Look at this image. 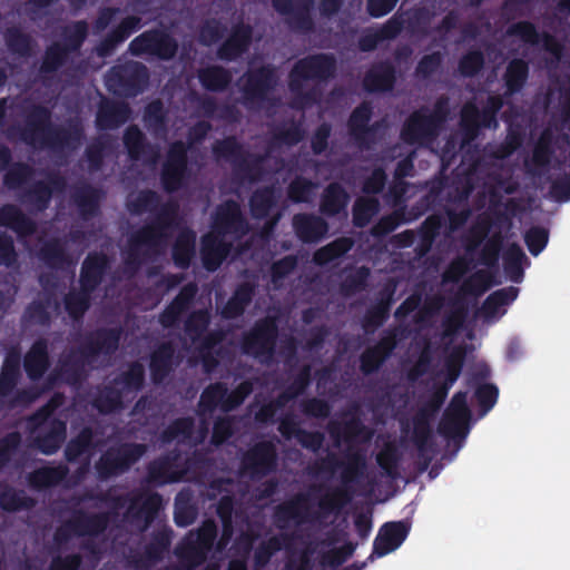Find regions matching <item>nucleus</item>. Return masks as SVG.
I'll list each match as a JSON object with an SVG mask.
<instances>
[{
  "label": "nucleus",
  "instance_id": "obj_1",
  "mask_svg": "<svg viewBox=\"0 0 570 570\" xmlns=\"http://www.w3.org/2000/svg\"><path fill=\"white\" fill-rule=\"evenodd\" d=\"M328 433L335 445L341 441L347 444L344 452V461L341 468V484L332 489L318 501L320 514L328 517L338 514L355 495V485L360 484L367 470V456L365 450L354 448V443H367L373 438V431L360 419L353 417L343 423L332 421L328 423Z\"/></svg>",
  "mask_w": 570,
  "mask_h": 570
},
{
  "label": "nucleus",
  "instance_id": "obj_2",
  "mask_svg": "<svg viewBox=\"0 0 570 570\" xmlns=\"http://www.w3.org/2000/svg\"><path fill=\"white\" fill-rule=\"evenodd\" d=\"M51 110L40 104L26 109L24 126L20 129V138L28 145L40 144L52 150H75L85 138L80 122L68 127L55 126L51 122Z\"/></svg>",
  "mask_w": 570,
  "mask_h": 570
},
{
  "label": "nucleus",
  "instance_id": "obj_3",
  "mask_svg": "<svg viewBox=\"0 0 570 570\" xmlns=\"http://www.w3.org/2000/svg\"><path fill=\"white\" fill-rule=\"evenodd\" d=\"M147 452V445L122 442L109 445L95 462L99 481H108L127 473Z\"/></svg>",
  "mask_w": 570,
  "mask_h": 570
},
{
  "label": "nucleus",
  "instance_id": "obj_4",
  "mask_svg": "<svg viewBox=\"0 0 570 570\" xmlns=\"http://www.w3.org/2000/svg\"><path fill=\"white\" fill-rule=\"evenodd\" d=\"M278 334L275 318L269 316L259 318L242 334L240 351L244 355L268 364L275 356Z\"/></svg>",
  "mask_w": 570,
  "mask_h": 570
},
{
  "label": "nucleus",
  "instance_id": "obj_5",
  "mask_svg": "<svg viewBox=\"0 0 570 570\" xmlns=\"http://www.w3.org/2000/svg\"><path fill=\"white\" fill-rule=\"evenodd\" d=\"M218 533L214 520L207 519L196 531H190L176 548L175 553L188 570L202 566L212 551Z\"/></svg>",
  "mask_w": 570,
  "mask_h": 570
},
{
  "label": "nucleus",
  "instance_id": "obj_6",
  "mask_svg": "<svg viewBox=\"0 0 570 570\" xmlns=\"http://www.w3.org/2000/svg\"><path fill=\"white\" fill-rule=\"evenodd\" d=\"M490 229L491 223L488 220H480L471 226L463 238V248L465 254L470 256L481 247L478 263L489 268H497L504 238L500 232L489 236Z\"/></svg>",
  "mask_w": 570,
  "mask_h": 570
},
{
  "label": "nucleus",
  "instance_id": "obj_7",
  "mask_svg": "<svg viewBox=\"0 0 570 570\" xmlns=\"http://www.w3.org/2000/svg\"><path fill=\"white\" fill-rule=\"evenodd\" d=\"M188 150L189 146L183 140H175L169 145L159 174L165 193L175 194L187 186L190 178Z\"/></svg>",
  "mask_w": 570,
  "mask_h": 570
},
{
  "label": "nucleus",
  "instance_id": "obj_8",
  "mask_svg": "<svg viewBox=\"0 0 570 570\" xmlns=\"http://www.w3.org/2000/svg\"><path fill=\"white\" fill-rule=\"evenodd\" d=\"M278 452L271 440H262L250 445L240 456L239 474L253 481H261L277 471Z\"/></svg>",
  "mask_w": 570,
  "mask_h": 570
},
{
  "label": "nucleus",
  "instance_id": "obj_9",
  "mask_svg": "<svg viewBox=\"0 0 570 570\" xmlns=\"http://www.w3.org/2000/svg\"><path fill=\"white\" fill-rule=\"evenodd\" d=\"M336 71V60L331 53H313L298 59L288 75V88L291 91H299L305 82L326 81Z\"/></svg>",
  "mask_w": 570,
  "mask_h": 570
},
{
  "label": "nucleus",
  "instance_id": "obj_10",
  "mask_svg": "<svg viewBox=\"0 0 570 570\" xmlns=\"http://www.w3.org/2000/svg\"><path fill=\"white\" fill-rule=\"evenodd\" d=\"M149 80L147 67L138 61L114 66L107 73L106 83L117 96L132 98L141 94Z\"/></svg>",
  "mask_w": 570,
  "mask_h": 570
},
{
  "label": "nucleus",
  "instance_id": "obj_11",
  "mask_svg": "<svg viewBox=\"0 0 570 570\" xmlns=\"http://www.w3.org/2000/svg\"><path fill=\"white\" fill-rule=\"evenodd\" d=\"M471 411L468 405L466 392H456L439 423V433L449 440H464L469 433Z\"/></svg>",
  "mask_w": 570,
  "mask_h": 570
},
{
  "label": "nucleus",
  "instance_id": "obj_12",
  "mask_svg": "<svg viewBox=\"0 0 570 570\" xmlns=\"http://www.w3.org/2000/svg\"><path fill=\"white\" fill-rule=\"evenodd\" d=\"M132 56H154L160 60H171L178 51L177 40L161 29L144 31L129 43Z\"/></svg>",
  "mask_w": 570,
  "mask_h": 570
},
{
  "label": "nucleus",
  "instance_id": "obj_13",
  "mask_svg": "<svg viewBox=\"0 0 570 570\" xmlns=\"http://www.w3.org/2000/svg\"><path fill=\"white\" fill-rule=\"evenodd\" d=\"M277 83L275 69L269 66H261L249 69L244 75L242 87L243 105L250 109L267 99L268 94Z\"/></svg>",
  "mask_w": 570,
  "mask_h": 570
},
{
  "label": "nucleus",
  "instance_id": "obj_14",
  "mask_svg": "<svg viewBox=\"0 0 570 570\" xmlns=\"http://www.w3.org/2000/svg\"><path fill=\"white\" fill-rule=\"evenodd\" d=\"M440 132V127L428 115V108L421 107L405 119L400 137L407 145H425L434 141Z\"/></svg>",
  "mask_w": 570,
  "mask_h": 570
},
{
  "label": "nucleus",
  "instance_id": "obj_15",
  "mask_svg": "<svg viewBox=\"0 0 570 570\" xmlns=\"http://www.w3.org/2000/svg\"><path fill=\"white\" fill-rule=\"evenodd\" d=\"M180 456L181 451L175 448L150 461L147 465L148 483L163 487L184 480Z\"/></svg>",
  "mask_w": 570,
  "mask_h": 570
},
{
  "label": "nucleus",
  "instance_id": "obj_16",
  "mask_svg": "<svg viewBox=\"0 0 570 570\" xmlns=\"http://www.w3.org/2000/svg\"><path fill=\"white\" fill-rule=\"evenodd\" d=\"M121 327H100L87 333L79 345L80 354L89 356L92 361L99 355L110 356L119 347Z\"/></svg>",
  "mask_w": 570,
  "mask_h": 570
},
{
  "label": "nucleus",
  "instance_id": "obj_17",
  "mask_svg": "<svg viewBox=\"0 0 570 570\" xmlns=\"http://www.w3.org/2000/svg\"><path fill=\"white\" fill-rule=\"evenodd\" d=\"M213 232L220 235H233L237 238L248 233V224L237 202L228 199L218 205L213 218Z\"/></svg>",
  "mask_w": 570,
  "mask_h": 570
},
{
  "label": "nucleus",
  "instance_id": "obj_18",
  "mask_svg": "<svg viewBox=\"0 0 570 570\" xmlns=\"http://www.w3.org/2000/svg\"><path fill=\"white\" fill-rule=\"evenodd\" d=\"M173 539V530L163 528L151 534L150 541L144 547L142 552H136L130 556L129 562L136 570H149L164 559L168 552Z\"/></svg>",
  "mask_w": 570,
  "mask_h": 570
},
{
  "label": "nucleus",
  "instance_id": "obj_19",
  "mask_svg": "<svg viewBox=\"0 0 570 570\" xmlns=\"http://www.w3.org/2000/svg\"><path fill=\"white\" fill-rule=\"evenodd\" d=\"M179 205L176 200L169 199L160 203L153 220L141 226L139 229L145 236L151 237L163 248L166 246L169 230H171L178 219Z\"/></svg>",
  "mask_w": 570,
  "mask_h": 570
},
{
  "label": "nucleus",
  "instance_id": "obj_20",
  "mask_svg": "<svg viewBox=\"0 0 570 570\" xmlns=\"http://www.w3.org/2000/svg\"><path fill=\"white\" fill-rule=\"evenodd\" d=\"M127 245L124 263L126 271L131 275L136 274L146 261L158 256L164 249L151 237L145 236L140 229L129 236Z\"/></svg>",
  "mask_w": 570,
  "mask_h": 570
},
{
  "label": "nucleus",
  "instance_id": "obj_21",
  "mask_svg": "<svg viewBox=\"0 0 570 570\" xmlns=\"http://www.w3.org/2000/svg\"><path fill=\"white\" fill-rule=\"evenodd\" d=\"M397 346V330L384 331L376 344L365 348L360 356V370L364 375L376 373Z\"/></svg>",
  "mask_w": 570,
  "mask_h": 570
},
{
  "label": "nucleus",
  "instance_id": "obj_22",
  "mask_svg": "<svg viewBox=\"0 0 570 570\" xmlns=\"http://www.w3.org/2000/svg\"><path fill=\"white\" fill-rule=\"evenodd\" d=\"M372 116V106L363 101L354 108L347 120L348 134L361 149H370L375 141L377 124L370 125Z\"/></svg>",
  "mask_w": 570,
  "mask_h": 570
},
{
  "label": "nucleus",
  "instance_id": "obj_23",
  "mask_svg": "<svg viewBox=\"0 0 570 570\" xmlns=\"http://www.w3.org/2000/svg\"><path fill=\"white\" fill-rule=\"evenodd\" d=\"M397 80L395 65L386 59L373 62L365 71L362 86L367 94H385L394 89Z\"/></svg>",
  "mask_w": 570,
  "mask_h": 570
},
{
  "label": "nucleus",
  "instance_id": "obj_24",
  "mask_svg": "<svg viewBox=\"0 0 570 570\" xmlns=\"http://www.w3.org/2000/svg\"><path fill=\"white\" fill-rule=\"evenodd\" d=\"M163 505V497L158 492L135 495L127 508L125 517L131 523L142 522L140 531H146L156 519Z\"/></svg>",
  "mask_w": 570,
  "mask_h": 570
},
{
  "label": "nucleus",
  "instance_id": "obj_25",
  "mask_svg": "<svg viewBox=\"0 0 570 570\" xmlns=\"http://www.w3.org/2000/svg\"><path fill=\"white\" fill-rule=\"evenodd\" d=\"M410 532V524L405 521H390L384 523L373 542V550L370 560L374 557H384L396 550L406 539Z\"/></svg>",
  "mask_w": 570,
  "mask_h": 570
},
{
  "label": "nucleus",
  "instance_id": "obj_26",
  "mask_svg": "<svg viewBox=\"0 0 570 570\" xmlns=\"http://www.w3.org/2000/svg\"><path fill=\"white\" fill-rule=\"evenodd\" d=\"M198 293V287L190 282L184 285L173 301L165 307L159 315V323L165 328L177 327L181 316L193 306Z\"/></svg>",
  "mask_w": 570,
  "mask_h": 570
},
{
  "label": "nucleus",
  "instance_id": "obj_27",
  "mask_svg": "<svg viewBox=\"0 0 570 570\" xmlns=\"http://www.w3.org/2000/svg\"><path fill=\"white\" fill-rule=\"evenodd\" d=\"M252 26L238 22L232 27L229 36L217 49V57L223 61H235L242 57L252 43Z\"/></svg>",
  "mask_w": 570,
  "mask_h": 570
},
{
  "label": "nucleus",
  "instance_id": "obj_28",
  "mask_svg": "<svg viewBox=\"0 0 570 570\" xmlns=\"http://www.w3.org/2000/svg\"><path fill=\"white\" fill-rule=\"evenodd\" d=\"M110 268V258L102 252H90L85 257L80 275L79 285L85 289L95 292L102 283Z\"/></svg>",
  "mask_w": 570,
  "mask_h": 570
},
{
  "label": "nucleus",
  "instance_id": "obj_29",
  "mask_svg": "<svg viewBox=\"0 0 570 570\" xmlns=\"http://www.w3.org/2000/svg\"><path fill=\"white\" fill-rule=\"evenodd\" d=\"M224 237L213 230L202 237L200 257L208 272L218 269L232 250V244Z\"/></svg>",
  "mask_w": 570,
  "mask_h": 570
},
{
  "label": "nucleus",
  "instance_id": "obj_30",
  "mask_svg": "<svg viewBox=\"0 0 570 570\" xmlns=\"http://www.w3.org/2000/svg\"><path fill=\"white\" fill-rule=\"evenodd\" d=\"M296 237L304 244L321 242L328 232L327 222L315 214L298 213L292 219Z\"/></svg>",
  "mask_w": 570,
  "mask_h": 570
},
{
  "label": "nucleus",
  "instance_id": "obj_31",
  "mask_svg": "<svg viewBox=\"0 0 570 570\" xmlns=\"http://www.w3.org/2000/svg\"><path fill=\"white\" fill-rule=\"evenodd\" d=\"M130 115L127 102L102 98L96 114V126L100 130L117 129L127 122Z\"/></svg>",
  "mask_w": 570,
  "mask_h": 570
},
{
  "label": "nucleus",
  "instance_id": "obj_32",
  "mask_svg": "<svg viewBox=\"0 0 570 570\" xmlns=\"http://www.w3.org/2000/svg\"><path fill=\"white\" fill-rule=\"evenodd\" d=\"M48 341L37 338L23 356V370L30 381H39L50 368Z\"/></svg>",
  "mask_w": 570,
  "mask_h": 570
},
{
  "label": "nucleus",
  "instance_id": "obj_33",
  "mask_svg": "<svg viewBox=\"0 0 570 570\" xmlns=\"http://www.w3.org/2000/svg\"><path fill=\"white\" fill-rule=\"evenodd\" d=\"M122 142L129 159L132 161L147 160L154 163L158 157L155 146L148 141L146 135L137 125H130L126 128Z\"/></svg>",
  "mask_w": 570,
  "mask_h": 570
},
{
  "label": "nucleus",
  "instance_id": "obj_34",
  "mask_svg": "<svg viewBox=\"0 0 570 570\" xmlns=\"http://www.w3.org/2000/svg\"><path fill=\"white\" fill-rule=\"evenodd\" d=\"M33 435L32 448L45 455H52L60 450L67 439V423L61 419H53L50 426Z\"/></svg>",
  "mask_w": 570,
  "mask_h": 570
},
{
  "label": "nucleus",
  "instance_id": "obj_35",
  "mask_svg": "<svg viewBox=\"0 0 570 570\" xmlns=\"http://www.w3.org/2000/svg\"><path fill=\"white\" fill-rule=\"evenodd\" d=\"M413 442L419 451V456L423 459L421 470L424 471L430 465L432 458L426 455L433 450L432 429L430 425V414L425 409L420 410L413 417Z\"/></svg>",
  "mask_w": 570,
  "mask_h": 570
},
{
  "label": "nucleus",
  "instance_id": "obj_36",
  "mask_svg": "<svg viewBox=\"0 0 570 570\" xmlns=\"http://www.w3.org/2000/svg\"><path fill=\"white\" fill-rule=\"evenodd\" d=\"M175 348L169 342L159 344L151 353L149 360L150 379L158 385L174 371Z\"/></svg>",
  "mask_w": 570,
  "mask_h": 570
},
{
  "label": "nucleus",
  "instance_id": "obj_37",
  "mask_svg": "<svg viewBox=\"0 0 570 570\" xmlns=\"http://www.w3.org/2000/svg\"><path fill=\"white\" fill-rule=\"evenodd\" d=\"M255 284L250 282L239 283L235 287L232 296L220 308L219 315L224 320H236L240 317L245 313L246 308L252 304L255 296Z\"/></svg>",
  "mask_w": 570,
  "mask_h": 570
},
{
  "label": "nucleus",
  "instance_id": "obj_38",
  "mask_svg": "<svg viewBox=\"0 0 570 570\" xmlns=\"http://www.w3.org/2000/svg\"><path fill=\"white\" fill-rule=\"evenodd\" d=\"M122 390L112 381L98 386L92 395L91 405L102 415L118 413L125 409Z\"/></svg>",
  "mask_w": 570,
  "mask_h": 570
},
{
  "label": "nucleus",
  "instance_id": "obj_39",
  "mask_svg": "<svg viewBox=\"0 0 570 570\" xmlns=\"http://www.w3.org/2000/svg\"><path fill=\"white\" fill-rule=\"evenodd\" d=\"M95 431L91 426H83L76 436L71 438L65 448V459L69 463H76L86 455L83 469L89 466V458L96 449Z\"/></svg>",
  "mask_w": 570,
  "mask_h": 570
},
{
  "label": "nucleus",
  "instance_id": "obj_40",
  "mask_svg": "<svg viewBox=\"0 0 570 570\" xmlns=\"http://www.w3.org/2000/svg\"><path fill=\"white\" fill-rule=\"evenodd\" d=\"M0 226L12 229L20 237L31 236L37 230V224L12 204L0 207Z\"/></svg>",
  "mask_w": 570,
  "mask_h": 570
},
{
  "label": "nucleus",
  "instance_id": "obj_41",
  "mask_svg": "<svg viewBox=\"0 0 570 570\" xmlns=\"http://www.w3.org/2000/svg\"><path fill=\"white\" fill-rule=\"evenodd\" d=\"M39 259L50 269L59 271L70 265L71 258L66 243L53 237L42 243L38 250Z\"/></svg>",
  "mask_w": 570,
  "mask_h": 570
},
{
  "label": "nucleus",
  "instance_id": "obj_42",
  "mask_svg": "<svg viewBox=\"0 0 570 570\" xmlns=\"http://www.w3.org/2000/svg\"><path fill=\"white\" fill-rule=\"evenodd\" d=\"M556 154V135L551 125L544 127L535 141L530 163L538 169H547Z\"/></svg>",
  "mask_w": 570,
  "mask_h": 570
},
{
  "label": "nucleus",
  "instance_id": "obj_43",
  "mask_svg": "<svg viewBox=\"0 0 570 570\" xmlns=\"http://www.w3.org/2000/svg\"><path fill=\"white\" fill-rule=\"evenodd\" d=\"M110 522L109 512L88 514L85 511H77L70 519V525L77 528V535H99L104 533Z\"/></svg>",
  "mask_w": 570,
  "mask_h": 570
},
{
  "label": "nucleus",
  "instance_id": "obj_44",
  "mask_svg": "<svg viewBox=\"0 0 570 570\" xmlns=\"http://www.w3.org/2000/svg\"><path fill=\"white\" fill-rule=\"evenodd\" d=\"M348 202L350 196L345 188L340 183H331L321 196L320 212L327 217H334L345 212Z\"/></svg>",
  "mask_w": 570,
  "mask_h": 570
},
{
  "label": "nucleus",
  "instance_id": "obj_45",
  "mask_svg": "<svg viewBox=\"0 0 570 570\" xmlns=\"http://www.w3.org/2000/svg\"><path fill=\"white\" fill-rule=\"evenodd\" d=\"M63 403L65 395L56 392L42 406L29 415L27 417V426L30 434H35L36 432H40L41 430L50 426V422L53 419H58L53 415L55 412L61 407Z\"/></svg>",
  "mask_w": 570,
  "mask_h": 570
},
{
  "label": "nucleus",
  "instance_id": "obj_46",
  "mask_svg": "<svg viewBox=\"0 0 570 570\" xmlns=\"http://www.w3.org/2000/svg\"><path fill=\"white\" fill-rule=\"evenodd\" d=\"M308 495L298 493L291 500L279 504L275 509V518L279 522H288L291 520L296 523H305L309 521Z\"/></svg>",
  "mask_w": 570,
  "mask_h": 570
},
{
  "label": "nucleus",
  "instance_id": "obj_47",
  "mask_svg": "<svg viewBox=\"0 0 570 570\" xmlns=\"http://www.w3.org/2000/svg\"><path fill=\"white\" fill-rule=\"evenodd\" d=\"M196 253V234L193 229L185 228L179 232L173 245L171 257L176 267L189 268Z\"/></svg>",
  "mask_w": 570,
  "mask_h": 570
},
{
  "label": "nucleus",
  "instance_id": "obj_48",
  "mask_svg": "<svg viewBox=\"0 0 570 570\" xmlns=\"http://www.w3.org/2000/svg\"><path fill=\"white\" fill-rule=\"evenodd\" d=\"M529 78V63L522 58H513L507 65L503 73L504 97L509 98L520 92Z\"/></svg>",
  "mask_w": 570,
  "mask_h": 570
},
{
  "label": "nucleus",
  "instance_id": "obj_49",
  "mask_svg": "<svg viewBox=\"0 0 570 570\" xmlns=\"http://www.w3.org/2000/svg\"><path fill=\"white\" fill-rule=\"evenodd\" d=\"M20 366V353L8 352L0 370V397L9 396L16 389L21 376Z\"/></svg>",
  "mask_w": 570,
  "mask_h": 570
},
{
  "label": "nucleus",
  "instance_id": "obj_50",
  "mask_svg": "<svg viewBox=\"0 0 570 570\" xmlns=\"http://www.w3.org/2000/svg\"><path fill=\"white\" fill-rule=\"evenodd\" d=\"M142 120L154 136L165 137L168 134V110L160 99H155L145 106Z\"/></svg>",
  "mask_w": 570,
  "mask_h": 570
},
{
  "label": "nucleus",
  "instance_id": "obj_51",
  "mask_svg": "<svg viewBox=\"0 0 570 570\" xmlns=\"http://www.w3.org/2000/svg\"><path fill=\"white\" fill-rule=\"evenodd\" d=\"M71 197L81 217L89 218L99 213V203L101 198L100 189L91 186L90 184H83L75 188Z\"/></svg>",
  "mask_w": 570,
  "mask_h": 570
},
{
  "label": "nucleus",
  "instance_id": "obj_52",
  "mask_svg": "<svg viewBox=\"0 0 570 570\" xmlns=\"http://www.w3.org/2000/svg\"><path fill=\"white\" fill-rule=\"evenodd\" d=\"M197 77L200 85L210 92L225 91L233 80L232 72L218 65H212L199 69Z\"/></svg>",
  "mask_w": 570,
  "mask_h": 570
},
{
  "label": "nucleus",
  "instance_id": "obj_53",
  "mask_svg": "<svg viewBox=\"0 0 570 570\" xmlns=\"http://www.w3.org/2000/svg\"><path fill=\"white\" fill-rule=\"evenodd\" d=\"M68 471V468L63 464H59L57 466H41L28 475V482L33 489H48L62 482L66 479Z\"/></svg>",
  "mask_w": 570,
  "mask_h": 570
},
{
  "label": "nucleus",
  "instance_id": "obj_54",
  "mask_svg": "<svg viewBox=\"0 0 570 570\" xmlns=\"http://www.w3.org/2000/svg\"><path fill=\"white\" fill-rule=\"evenodd\" d=\"M145 367L139 362H132L126 371L116 375L111 381L117 387L122 390V394L137 393L145 385Z\"/></svg>",
  "mask_w": 570,
  "mask_h": 570
},
{
  "label": "nucleus",
  "instance_id": "obj_55",
  "mask_svg": "<svg viewBox=\"0 0 570 570\" xmlns=\"http://www.w3.org/2000/svg\"><path fill=\"white\" fill-rule=\"evenodd\" d=\"M4 43L11 55L29 58L33 52V39L19 27H8L3 33Z\"/></svg>",
  "mask_w": 570,
  "mask_h": 570
},
{
  "label": "nucleus",
  "instance_id": "obj_56",
  "mask_svg": "<svg viewBox=\"0 0 570 570\" xmlns=\"http://www.w3.org/2000/svg\"><path fill=\"white\" fill-rule=\"evenodd\" d=\"M70 55L60 46V42H53L45 50L38 73L46 80L50 75L60 70L69 60Z\"/></svg>",
  "mask_w": 570,
  "mask_h": 570
},
{
  "label": "nucleus",
  "instance_id": "obj_57",
  "mask_svg": "<svg viewBox=\"0 0 570 570\" xmlns=\"http://www.w3.org/2000/svg\"><path fill=\"white\" fill-rule=\"evenodd\" d=\"M354 246L351 237H337L325 246L318 248L313 256V261L318 266H324L331 262L346 255Z\"/></svg>",
  "mask_w": 570,
  "mask_h": 570
},
{
  "label": "nucleus",
  "instance_id": "obj_58",
  "mask_svg": "<svg viewBox=\"0 0 570 570\" xmlns=\"http://www.w3.org/2000/svg\"><path fill=\"white\" fill-rule=\"evenodd\" d=\"M226 392L227 385L223 382H215L207 385L200 394L197 413L199 415L212 414L218 406L223 411Z\"/></svg>",
  "mask_w": 570,
  "mask_h": 570
},
{
  "label": "nucleus",
  "instance_id": "obj_59",
  "mask_svg": "<svg viewBox=\"0 0 570 570\" xmlns=\"http://www.w3.org/2000/svg\"><path fill=\"white\" fill-rule=\"evenodd\" d=\"M266 157L262 155H249L245 151L244 156L236 161L233 167L236 176L249 183H257L265 175L264 161Z\"/></svg>",
  "mask_w": 570,
  "mask_h": 570
},
{
  "label": "nucleus",
  "instance_id": "obj_60",
  "mask_svg": "<svg viewBox=\"0 0 570 570\" xmlns=\"http://www.w3.org/2000/svg\"><path fill=\"white\" fill-rule=\"evenodd\" d=\"M89 32V26L86 20H77L67 24L61 32L62 41L60 46L69 53L80 51Z\"/></svg>",
  "mask_w": 570,
  "mask_h": 570
},
{
  "label": "nucleus",
  "instance_id": "obj_61",
  "mask_svg": "<svg viewBox=\"0 0 570 570\" xmlns=\"http://www.w3.org/2000/svg\"><path fill=\"white\" fill-rule=\"evenodd\" d=\"M92 291L85 289L80 286L79 289H70L63 297V305L67 314L76 322L82 320L86 312L91 305Z\"/></svg>",
  "mask_w": 570,
  "mask_h": 570
},
{
  "label": "nucleus",
  "instance_id": "obj_62",
  "mask_svg": "<svg viewBox=\"0 0 570 570\" xmlns=\"http://www.w3.org/2000/svg\"><path fill=\"white\" fill-rule=\"evenodd\" d=\"M20 202L36 212H45L51 202V188L45 180H37L22 191Z\"/></svg>",
  "mask_w": 570,
  "mask_h": 570
},
{
  "label": "nucleus",
  "instance_id": "obj_63",
  "mask_svg": "<svg viewBox=\"0 0 570 570\" xmlns=\"http://www.w3.org/2000/svg\"><path fill=\"white\" fill-rule=\"evenodd\" d=\"M528 257L523 249L517 244L512 243L503 254V271L510 281L513 283H520L523 279V262H527Z\"/></svg>",
  "mask_w": 570,
  "mask_h": 570
},
{
  "label": "nucleus",
  "instance_id": "obj_64",
  "mask_svg": "<svg viewBox=\"0 0 570 570\" xmlns=\"http://www.w3.org/2000/svg\"><path fill=\"white\" fill-rule=\"evenodd\" d=\"M275 205V190L271 186L256 189L249 198L250 214L256 219L266 218Z\"/></svg>",
  "mask_w": 570,
  "mask_h": 570
}]
</instances>
